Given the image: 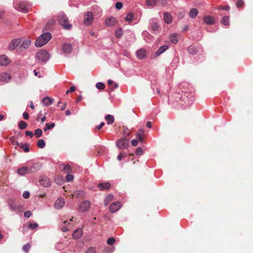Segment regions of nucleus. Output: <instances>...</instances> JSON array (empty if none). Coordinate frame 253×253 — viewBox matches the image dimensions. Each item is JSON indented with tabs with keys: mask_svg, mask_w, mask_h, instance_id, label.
I'll use <instances>...</instances> for the list:
<instances>
[{
	"mask_svg": "<svg viewBox=\"0 0 253 253\" xmlns=\"http://www.w3.org/2000/svg\"><path fill=\"white\" fill-rule=\"evenodd\" d=\"M10 80V76L6 73L0 74V80L2 82H7Z\"/></svg>",
	"mask_w": 253,
	"mask_h": 253,
	"instance_id": "obj_18",
	"label": "nucleus"
},
{
	"mask_svg": "<svg viewBox=\"0 0 253 253\" xmlns=\"http://www.w3.org/2000/svg\"><path fill=\"white\" fill-rule=\"evenodd\" d=\"M58 20L59 24L65 29H69L72 25L69 23L68 18L64 13H60L58 16Z\"/></svg>",
	"mask_w": 253,
	"mask_h": 253,
	"instance_id": "obj_2",
	"label": "nucleus"
},
{
	"mask_svg": "<svg viewBox=\"0 0 253 253\" xmlns=\"http://www.w3.org/2000/svg\"><path fill=\"white\" fill-rule=\"evenodd\" d=\"M42 131L40 128H38L35 131V135L37 137H40L42 135Z\"/></svg>",
	"mask_w": 253,
	"mask_h": 253,
	"instance_id": "obj_41",
	"label": "nucleus"
},
{
	"mask_svg": "<svg viewBox=\"0 0 253 253\" xmlns=\"http://www.w3.org/2000/svg\"><path fill=\"white\" fill-rule=\"evenodd\" d=\"M188 52L190 54H195L197 52V49L196 46L191 45L188 48Z\"/></svg>",
	"mask_w": 253,
	"mask_h": 253,
	"instance_id": "obj_29",
	"label": "nucleus"
},
{
	"mask_svg": "<svg viewBox=\"0 0 253 253\" xmlns=\"http://www.w3.org/2000/svg\"><path fill=\"white\" fill-rule=\"evenodd\" d=\"M65 205V201L63 198H58L54 203V207L57 209H61Z\"/></svg>",
	"mask_w": 253,
	"mask_h": 253,
	"instance_id": "obj_12",
	"label": "nucleus"
},
{
	"mask_svg": "<svg viewBox=\"0 0 253 253\" xmlns=\"http://www.w3.org/2000/svg\"><path fill=\"white\" fill-rule=\"evenodd\" d=\"M146 126L149 128H151L152 127V122L150 121L148 122L146 124Z\"/></svg>",
	"mask_w": 253,
	"mask_h": 253,
	"instance_id": "obj_64",
	"label": "nucleus"
},
{
	"mask_svg": "<svg viewBox=\"0 0 253 253\" xmlns=\"http://www.w3.org/2000/svg\"><path fill=\"white\" fill-rule=\"evenodd\" d=\"M163 6H166L168 3V0H158Z\"/></svg>",
	"mask_w": 253,
	"mask_h": 253,
	"instance_id": "obj_53",
	"label": "nucleus"
},
{
	"mask_svg": "<svg viewBox=\"0 0 253 253\" xmlns=\"http://www.w3.org/2000/svg\"><path fill=\"white\" fill-rule=\"evenodd\" d=\"M30 44H31L30 40H29L28 39L24 40L23 41L22 44L19 47L18 49L20 51H22L23 50L27 49L30 46Z\"/></svg>",
	"mask_w": 253,
	"mask_h": 253,
	"instance_id": "obj_14",
	"label": "nucleus"
},
{
	"mask_svg": "<svg viewBox=\"0 0 253 253\" xmlns=\"http://www.w3.org/2000/svg\"><path fill=\"white\" fill-rule=\"evenodd\" d=\"M230 6L228 5L225 6L224 7H222L221 8L222 9L225 10H229L230 9Z\"/></svg>",
	"mask_w": 253,
	"mask_h": 253,
	"instance_id": "obj_62",
	"label": "nucleus"
},
{
	"mask_svg": "<svg viewBox=\"0 0 253 253\" xmlns=\"http://www.w3.org/2000/svg\"><path fill=\"white\" fill-rule=\"evenodd\" d=\"M53 99L49 97H45L43 98L42 102L46 106H49L53 102Z\"/></svg>",
	"mask_w": 253,
	"mask_h": 253,
	"instance_id": "obj_26",
	"label": "nucleus"
},
{
	"mask_svg": "<svg viewBox=\"0 0 253 253\" xmlns=\"http://www.w3.org/2000/svg\"><path fill=\"white\" fill-rule=\"evenodd\" d=\"M169 47L168 45H163L161 46L159 49L157 51L156 55L157 56L160 55L161 54L164 53L166 50L168 49Z\"/></svg>",
	"mask_w": 253,
	"mask_h": 253,
	"instance_id": "obj_25",
	"label": "nucleus"
},
{
	"mask_svg": "<svg viewBox=\"0 0 253 253\" xmlns=\"http://www.w3.org/2000/svg\"><path fill=\"white\" fill-rule=\"evenodd\" d=\"M18 127L21 129H24L27 127V124L24 121H20L18 123Z\"/></svg>",
	"mask_w": 253,
	"mask_h": 253,
	"instance_id": "obj_32",
	"label": "nucleus"
},
{
	"mask_svg": "<svg viewBox=\"0 0 253 253\" xmlns=\"http://www.w3.org/2000/svg\"><path fill=\"white\" fill-rule=\"evenodd\" d=\"M138 141L139 140H138L137 139H133L132 140H131V143L132 146H136L138 145Z\"/></svg>",
	"mask_w": 253,
	"mask_h": 253,
	"instance_id": "obj_54",
	"label": "nucleus"
},
{
	"mask_svg": "<svg viewBox=\"0 0 253 253\" xmlns=\"http://www.w3.org/2000/svg\"><path fill=\"white\" fill-rule=\"evenodd\" d=\"M31 215V212L30 211H27L24 212V216L26 217H29Z\"/></svg>",
	"mask_w": 253,
	"mask_h": 253,
	"instance_id": "obj_56",
	"label": "nucleus"
},
{
	"mask_svg": "<svg viewBox=\"0 0 253 253\" xmlns=\"http://www.w3.org/2000/svg\"><path fill=\"white\" fill-rule=\"evenodd\" d=\"M82 96L81 95L80 96H79L77 99H76V102L78 103V102H80L81 100H82Z\"/></svg>",
	"mask_w": 253,
	"mask_h": 253,
	"instance_id": "obj_63",
	"label": "nucleus"
},
{
	"mask_svg": "<svg viewBox=\"0 0 253 253\" xmlns=\"http://www.w3.org/2000/svg\"><path fill=\"white\" fill-rule=\"evenodd\" d=\"M40 182L41 184L44 187H48L51 184L50 179L46 177L42 178L40 180Z\"/></svg>",
	"mask_w": 253,
	"mask_h": 253,
	"instance_id": "obj_15",
	"label": "nucleus"
},
{
	"mask_svg": "<svg viewBox=\"0 0 253 253\" xmlns=\"http://www.w3.org/2000/svg\"><path fill=\"white\" fill-rule=\"evenodd\" d=\"M96 87L99 90H103L105 88V85L103 83L98 82L96 84Z\"/></svg>",
	"mask_w": 253,
	"mask_h": 253,
	"instance_id": "obj_39",
	"label": "nucleus"
},
{
	"mask_svg": "<svg viewBox=\"0 0 253 253\" xmlns=\"http://www.w3.org/2000/svg\"><path fill=\"white\" fill-rule=\"evenodd\" d=\"M42 165L41 163H34L30 168H29V172L33 173L40 170L42 168Z\"/></svg>",
	"mask_w": 253,
	"mask_h": 253,
	"instance_id": "obj_9",
	"label": "nucleus"
},
{
	"mask_svg": "<svg viewBox=\"0 0 253 253\" xmlns=\"http://www.w3.org/2000/svg\"><path fill=\"white\" fill-rule=\"evenodd\" d=\"M170 40L172 43L176 44L178 42L179 39H178L177 35L176 34H172L170 36Z\"/></svg>",
	"mask_w": 253,
	"mask_h": 253,
	"instance_id": "obj_28",
	"label": "nucleus"
},
{
	"mask_svg": "<svg viewBox=\"0 0 253 253\" xmlns=\"http://www.w3.org/2000/svg\"><path fill=\"white\" fill-rule=\"evenodd\" d=\"M115 7L118 9H120L123 7V3L121 2H117L115 4Z\"/></svg>",
	"mask_w": 253,
	"mask_h": 253,
	"instance_id": "obj_49",
	"label": "nucleus"
},
{
	"mask_svg": "<svg viewBox=\"0 0 253 253\" xmlns=\"http://www.w3.org/2000/svg\"><path fill=\"white\" fill-rule=\"evenodd\" d=\"M117 22L115 18L110 17L106 19L105 24L107 26H113L117 23Z\"/></svg>",
	"mask_w": 253,
	"mask_h": 253,
	"instance_id": "obj_13",
	"label": "nucleus"
},
{
	"mask_svg": "<svg viewBox=\"0 0 253 253\" xmlns=\"http://www.w3.org/2000/svg\"><path fill=\"white\" fill-rule=\"evenodd\" d=\"M51 35L49 33H45L40 36L35 42L37 47H41L45 45L51 39Z\"/></svg>",
	"mask_w": 253,
	"mask_h": 253,
	"instance_id": "obj_1",
	"label": "nucleus"
},
{
	"mask_svg": "<svg viewBox=\"0 0 253 253\" xmlns=\"http://www.w3.org/2000/svg\"><path fill=\"white\" fill-rule=\"evenodd\" d=\"M136 137L138 140H139L140 142H142L143 139L145 137V136H143L142 135H140L139 134H136Z\"/></svg>",
	"mask_w": 253,
	"mask_h": 253,
	"instance_id": "obj_47",
	"label": "nucleus"
},
{
	"mask_svg": "<svg viewBox=\"0 0 253 253\" xmlns=\"http://www.w3.org/2000/svg\"><path fill=\"white\" fill-rule=\"evenodd\" d=\"M221 24L224 25H229V17L228 16L222 17L221 21Z\"/></svg>",
	"mask_w": 253,
	"mask_h": 253,
	"instance_id": "obj_30",
	"label": "nucleus"
},
{
	"mask_svg": "<svg viewBox=\"0 0 253 253\" xmlns=\"http://www.w3.org/2000/svg\"><path fill=\"white\" fill-rule=\"evenodd\" d=\"M17 172L19 174L23 175L26 173L29 172V168L27 167H23L19 168Z\"/></svg>",
	"mask_w": 253,
	"mask_h": 253,
	"instance_id": "obj_23",
	"label": "nucleus"
},
{
	"mask_svg": "<svg viewBox=\"0 0 253 253\" xmlns=\"http://www.w3.org/2000/svg\"><path fill=\"white\" fill-rule=\"evenodd\" d=\"M30 248H31V245L29 244H27L23 246V250L25 252L27 253L29 251Z\"/></svg>",
	"mask_w": 253,
	"mask_h": 253,
	"instance_id": "obj_45",
	"label": "nucleus"
},
{
	"mask_svg": "<svg viewBox=\"0 0 253 253\" xmlns=\"http://www.w3.org/2000/svg\"><path fill=\"white\" fill-rule=\"evenodd\" d=\"M115 241H116V240L114 238L111 237V238H109L107 240V243L108 245H112L115 243Z\"/></svg>",
	"mask_w": 253,
	"mask_h": 253,
	"instance_id": "obj_44",
	"label": "nucleus"
},
{
	"mask_svg": "<svg viewBox=\"0 0 253 253\" xmlns=\"http://www.w3.org/2000/svg\"><path fill=\"white\" fill-rule=\"evenodd\" d=\"M85 195V192L84 190H78L74 192L73 194L72 195V197H75L77 198H83L84 197Z\"/></svg>",
	"mask_w": 253,
	"mask_h": 253,
	"instance_id": "obj_17",
	"label": "nucleus"
},
{
	"mask_svg": "<svg viewBox=\"0 0 253 253\" xmlns=\"http://www.w3.org/2000/svg\"><path fill=\"white\" fill-rule=\"evenodd\" d=\"M204 22L208 25H212L215 23L214 19L210 16H206L203 18Z\"/></svg>",
	"mask_w": 253,
	"mask_h": 253,
	"instance_id": "obj_16",
	"label": "nucleus"
},
{
	"mask_svg": "<svg viewBox=\"0 0 253 253\" xmlns=\"http://www.w3.org/2000/svg\"><path fill=\"white\" fill-rule=\"evenodd\" d=\"M76 90V87L75 86H72L70 89H69V91H70V92H73L74 91H75Z\"/></svg>",
	"mask_w": 253,
	"mask_h": 253,
	"instance_id": "obj_61",
	"label": "nucleus"
},
{
	"mask_svg": "<svg viewBox=\"0 0 253 253\" xmlns=\"http://www.w3.org/2000/svg\"><path fill=\"white\" fill-rule=\"evenodd\" d=\"M66 179L67 181H71L73 179V176L71 174H68L66 176Z\"/></svg>",
	"mask_w": 253,
	"mask_h": 253,
	"instance_id": "obj_50",
	"label": "nucleus"
},
{
	"mask_svg": "<svg viewBox=\"0 0 253 253\" xmlns=\"http://www.w3.org/2000/svg\"><path fill=\"white\" fill-rule=\"evenodd\" d=\"M20 147L23 149L25 152H28L29 151V146L27 144L20 143Z\"/></svg>",
	"mask_w": 253,
	"mask_h": 253,
	"instance_id": "obj_38",
	"label": "nucleus"
},
{
	"mask_svg": "<svg viewBox=\"0 0 253 253\" xmlns=\"http://www.w3.org/2000/svg\"><path fill=\"white\" fill-rule=\"evenodd\" d=\"M37 58L42 62H46L50 58V55L46 50L42 49L36 54Z\"/></svg>",
	"mask_w": 253,
	"mask_h": 253,
	"instance_id": "obj_3",
	"label": "nucleus"
},
{
	"mask_svg": "<svg viewBox=\"0 0 253 253\" xmlns=\"http://www.w3.org/2000/svg\"><path fill=\"white\" fill-rule=\"evenodd\" d=\"M151 28L153 31L155 32L158 30L159 25L156 22H153L151 23Z\"/></svg>",
	"mask_w": 253,
	"mask_h": 253,
	"instance_id": "obj_34",
	"label": "nucleus"
},
{
	"mask_svg": "<svg viewBox=\"0 0 253 253\" xmlns=\"http://www.w3.org/2000/svg\"><path fill=\"white\" fill-rule=\"evenodd\" d=\"M38 227V224L36 223H30L29 225V228L32 229H35Z\"/></svg>",
	"mask_w": 253,
	"mask_h": 253,
	"instance_id": "obj_46",
	"label": "nucleus"
},
{
	"mask_svg": "<svg viewBox=\"0 0 253 253\" xmlns=\"http://www.w3.org/2000/svg\"><path fill=\"white\" fill-rule=\"evenodd\" d=\"M82 235V230L81 229H78L74 231L73 233V237L74 239H79Z\"/></svg>",
	"mask_w": 253,
	"mask_h": 253,
	"instance_id": "obj_24",
	"label": "nucleus"
},
{
	"mask_svg": "<svg viewBox=\"0 0 253 253\" xmlns=\"http://www.w3.org/2000/svg\"><path fill=\"white\" fill-rule=\"evenodd\" d=\"M113 196L111 195H108L105 200H104V204L105 205H107L113 199Z\"/></svg>",
	"mask_w": 253,
	"mask_h": 253,
	"instance_id": "obj_40",
	"label": "nucleus"
},
{
	"mask_svg": "<svg viewBox=\"0 0 253 253\" xmlns=\"http://www.w3.org/2000/svg\"><path fill=\"white\" fill-rule=\"evenodd\" d=\"M128 139L126 138H121L118 140L116 144L120 149H125L128 146Z\"/></svg>",
	"mask_w": 253,
	"mask_h": 253,
	"instance_id": "obj_6",
	"label": "nucleus"
},
{
	"mask_svg": "<svg viewBox=\"0 0 253 253\" xmlns=\"http://www.w3.org/2000/svg\"><path fill=\"white\" fill-rule=\"evenodd\" d=\"M20 40L19 39L13 40L9 44L8 49L10 50H13L20 43Z\"/></svg>",
	"mask_w": 253,
	"mask_h": 253,
	"instance_id": "obj_8",
	"label": "nucleus"
},
{
	"mask_svg": "<svg viewBox=\"0 0 253 253\" xmlns=\"http://www.w3.org/2000/svg\"><path fill=\"white\" fill-rule=\"evenodd\" d=\"M142 148L138 147L135 151V154L137 156L141 155L142 153Z\"/></svg>",
	"mask_w": 253,
	"mask_h": 253,
	"instance_id": "obj_48",
	"label": "nucleus"
},
{
	"mask_svg": "<svg viewBox=\"0 0 253 253\" xmlns=\"http://www.w3.org/2000/svg\"><path fill=\"white\" fill-rule=\"evenodd\" d=\"M64 171L66 173H68V172H70V171H71V167H70V166L69 165H67L66 166V167L64 169Z\"/></svg>",
	"mask_w": 253,
	"mask_h": 253,
	"instance_id": "obj_52",
	"label": "nucleus"
},
{
	"mask_svg": "<svg viewBox=\"0 0 253 253\" xmlns=\"http://www.w3.org/2000/svg\"><path fill=\"white\" fill-rule=\"evenodd\" d=\"M23 118L25 120H27L29 118V114L27 112H24L23 114Z\"/></svg>",
	"mask_w": 253,
	"mask_h": 253,
	"instance_id": "obj_57",
	"label": "nucleus"
},
{
	"mask_svg": "<svg viewBox=\"0 0 253 253\" xmlns=\"http://www.w3.org/2000/svg\"><path fill=\"white\" fill-rule=\"evenodd\" d=\"M85 253H95V251L92 248H89Z\"/></svg>",
	"mask_w": 253,
	"mask_h": 253,
	"instance_id": "obj_60",
	"label": "nucleus"
},
{
	"mask_svg": "<svg viewBox=\"0 0 253 253\" xmlns=\"http://www.w3.org/2000/svg\"><path fill=\"white\" fill-rule=\"evenodd\" d=\"M90 202L88 201H84L81 203L79 207V209L82 212L87 211L90 208Z\"/></svg>",
	"mask_w": 253,
	"mask_h": 253,
	"instance_id": "obj_7",
	"label": "nucleus"
},
{
	"mask_svg": "<svg viewBox=\"0 0 253 253\" xmlns=\"http://www.w3.org/2000/svg\"><path fill=\"white\" fill-rule=\"evenodd\" d=\"M10 62L9 58L5 55H0V66H7Z\"/></svg>",
	"mask_w": 253,
	"mask_h": 253,
	"instance_id": "obj_10",
	"label": "nucleus"
},
{
	"mask_svg": "<svg viewBox=\"0 0 253 253\" xmlns=\"http://www.w3.org/2000/svg\"><path fill=\"white\" fill-rule=\"evenodd\" d=\"M121 204L120 202H114L110 205L109 207V210L111 212H115L119 210Z\"/></svg>",
	"mask_w": 253,
	"mask_h": 253,
	"instance_id": "obj_11",
	"label": "nucleus"
},
{
	"mask_svg": "<svg viewBox=\"0 0 253 253\" xmlns=\"http://www.w3.org/2000/svg\"><path fill=\"white\" fill-rule=\"evenodd\" d=\"M62 50L65 53H70L72 50V47L70 44L65 43L62 46Z\"/></svg>",
	"mask_w": 253,
	"mask_h": 253,
	"instance_id": "obj_21",
	"label": "nucleus"
},
{
	"mask_svg": "<svg viewBox=\"0 0 253 253\" xmlns=\"http://www.w3.org/2000/svg\"><path fill=\"white\" fill-rule=\"evenodd\" d=\"M25 134L27 136H29L31 138L33 137L34 134L32 132L29 131H26Z\"/></svg>",
	"mask_w": 253,
	"mask_h": 253,
	"instance_id": "obj_58",
	"label": "nucleus"
},
{
	"mask_svg": "<svg viewBox=\"0 0 253 253\" xmlns=\"http://www.w3.org/2000/svg\"><path fill=\"white\" fill-rule=\"evenodd\" d=\"M136 134H139L140 135H142L143 136H145V134L144 133V128H140L137 132Z\"/></svg>",
	"mask_w": 253,
	"mask_h": 253,
	"instance_id": "obj_51",
	"label": "nucleus"
},
{
	"mask_svg": "<svg viewBox=\"0 0 253 253\" xmlns=\"http://www.w3.org/2000/svg\"><path fill=\"white\" fill-rule=\"evenodd\" d=\"M94 19V15L91 12H87L84 16V23L86 25H90Z\"/></svg>",
	"mask_w": 253,
	"mask_h": 253,
	"instance_id": "obj_4",
	"label": "nucleus"
},
{
	"mask_svg": "<svg viewBox=\"0 0 253 253\" xmlns=\"http://www.w3.org/2000/svg\"><path fill=\"white\" fill-rule=\"evenodd\" d=\"M97 187L100 190L102 191L109 189L110 188L111 185L108 182L105 183H99L98 184Z\"/></svg>",
	"mask_w": 253,
	"mask_h": 253,
	"instance_id": "obj_19",
	"label": "nucleus"
},
{
	"mask_svg": "<svg viewBox=\"0 0 253 253\" xmlns=\"http://www.w3.org/2000/svg\"><path fill=\"white\" fill-rule=\"evenodd\" d=\"M104 125H105L104 123L102 122L100 123V124L99 125H98V126H97L96 127V128L97 129H100L104 126Z\"/></svg>",
	"mask_w": 253,
	"mask_h": 253,
	"instance_id": "obj_59",
	"label": "nucleus"
},
{
	"mask_svg": "<svg viewBox=\"0 0 253 253\" xmlns=\"http://www.w3.org/2000/svg\"><path fill=\"white\" fill-rule=\"evenodd\" d=\"M38 147L40 148H43L45 147V143L43 139H40L37 143Z\"/></svg>",
	"mask_w": 253,
	"mask_h": 253,
	"instance_id": "obj_35",
	"label": "nucleus"
},
{
	"mask_svg": "<svg viewBox=\"0 0 253 253\" xmlns=\"http://www.w3.org/2000/svg\"><path fill=\"white\" fill-rule=\"evenodd\" d=\"M198 13V10L196 8H192L189 14V16L191 18H195Z\"/></svg>",
	"mask_w": 253,
	"mask_h": 253,
	"instance_id": "obj_27",
	"label": "nucleus"
},
{
	"mask_svg": "<svg viewBox=\"0 0 253 253\" xmlns=\"http://www.w3.org/2000/svg\"><path fill=\"white\" fill-rule=\"evenodd\" d=\"M236 5L238 8L242 7L244 5V1L243 0H238L236 3Z\"/></svg>",
	"mask_w": 253,
	"mask_h": 253,
	"instance_id": "obj_42",
	"label": "nucleus"
},
{
	"mask_svg": "<svg viewBox=\"0 0 253 253\" xmlns=\"http://www.w3.org/2000/svg\"><path fill=\"white\" fill-rule=\"evenodd\" d=\"M30 196V193L28 191H25L23 194V197L25 198V199H27Z\"/></svg>",
	"mask_w": 253,
	"mask_h": 253,
	"instance_id": "obj_55",
	"label": "nucleus"
},
{
	"mask_svg": "<svg viewBox=\"0 0 253 253\" xmlns=\"http://www.w3.org/2000/svg\"><path fill=\"white\" fill-rule=\"evenodd\" d=\"M54 126H55V124L53 123H51V124H46L43 130L44 131H46L48 129L53 128Z\"/></svg>",
	"mask_w": 253,
	"mask_h": 253,
	"instance_id": "obj_37",
	"label": "nucleus"
},
{
	"mask_svg": "<svg viewBox=\"0 0 253 253\" xmlns=\"http://www.w3.org/2000/svg\"><path fill=\"white\" fill-rule=\"evenodd\" d=\"M157 1H158V0H146L145 3L148 6H154L156 4Z\"/></svg>",
	"mask_w": 253,
	"mask_h": 253,
	"instance_id": "obj_33",
	"label": "nucleus"
},
{
	"mask_svg": "<svg viewBox=\"0 0 253 253\" xmlns=\"http://www.w3.org/2000/svg\"><path fill=\"white\" fill-rule=\"evenodd\" d=\"M133 17V15L131 13H129L127 14L125 20L127 21H131L132 20V18Z\"/></svg>",
	"mask_w": 253,
	"mask_h": 253,
	"instance_id": "obj_43",
	"label": "nucleus"
},
{
	"mask_svg": "<svg viewBox=\"0 0 253 253\" xmlns=\"http://www.w3.org/2000/svg\"><path fill=\"white\" fill-rule=\"evenodd\" d=\"M123 35V31L121 28L118 29L115 31V36L117 38H120Z\"/></svg>",
	"mask_w": 253,
	"mask_h": 253,
	"instance_id": "obj_36",
	"label": "nucleus"
},
{
	"mask_svg": "<svg viewBox=\"0 0 253 253\" xmlns=\"http://www.w3.org/2000/svg\"><path fill=\"white\" fill-rule=\"evenodd\" d=\"M18 5V10L24 13H27L31 8L30 4L24 1L19 2Z\"/></svg>",
	"mask_w": 253,
	"mask_h": 253,
	"instance_id": "obj_5",
	"label": "nucleus"
},
{
	"mask_svg": "<svg viewBox=\"0 0 253 253\" xmlns=\"http://www.w3.org/2000/svg\"><path fill=\"white\" fill-rule=\"evenodd\" d=\"M105 119L108 121V124H112L114 122V117L111 115H107L105 117Z\"/></svg>",
	"mask_w": 253,
	"mask_h": 253,
	"instance_id": "obj_31",
	"label": "nucleus"
},
{
	"mask_svg": "<svg viewBox=\"0 0 253 253\" xmlns=\"http://www.w3.org/2000/svg\"><path fill=\"white\" fill-rule=\"evenodd\" d=\"M164 19L165 22L167 24H170L172 20V17L169 12H165L164 13Z\"/></svg>",
	"mask_w": 253,
	"mask_h": 253,
	"instance_id": "obj_20",
	"label": "nucleus"
},
{
	"mask_svg": "<svg viewBox=\"0 0 253 253\" xmlns=\"http://www.w3.org/2000/svg\"><path fill=\"white\" fill-rule=\"evenodd\" d=\"M146 50L143 49H139L136 52L137 57L140 59L144 58L146 56Z\"/></svg>",
	"mask_w": 253,
	"mask_h": 253,
	"instance_id": "obj_22",
	"label": "nucleus"
}]
</instances>
